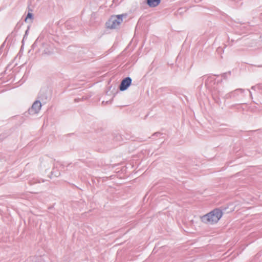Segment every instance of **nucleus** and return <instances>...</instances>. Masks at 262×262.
<instances>
[{"label": "nucleus", "instance_id": "obj_1", "mask_svg": "<svg viewBox=\"0 0 262 262\" xmlns=\"http://www.w3.org/2000/svg\"><path fill=\"white\" fill-rule=\"evenodd\" d=\"M222 212L219 209H214L202 217L204 223L213 224L216 223L222 217Z\"/></svg>", "mask_w": 262, "mask_h": 262}, {"label": "nucleus", "instance_id": "obj_2", "mask_svg": "<svg viewBox=\"0 0 262 262\" xmlns=\"http://www.w3.org/2000/svg\"><path fill=\"white\" fill-rule=\"evenodd\" d=\"M126 14H121L112 16L108 21L106 23V27L108 29H115L122 22L123 16H126Z\"/></svg>", "mask_w": 262, "mask_h": 262}, {"label": "nucleus", "instance_id": "obj_3", "mask_svg": "<svg viewBox=\"0 0 262 262\" xmlns=\"http://www.w3.org/2000/svg\"><path fill=\"white\" fill-rule=\"evenodd\" d=\"M132 79L129 77L124 79L121 82L119 89L120 91H124L131 84Z\"/></svg>", "mask_w": 262, "mask_h": 262}, {"label": "nucleus", "instance_id": "obj_4", "mask_svg": "<svg viewBox=\"0 0 262 262\" xmlns=\"http://www.w3.org/2000/svg\"><path fill=\"white\" fill-rule=\"evenodd\" d=\"M161 0H147V4L150 7H155L159 5Z\"/></svg>", "mask_w": 262, "mask_h": 262}, {"label": "nucleus", "instance_id": "obj_5", "mask_svg": "<svg viewBox=\"0 0 262 262\" xmlns=\"http://www.w3.org/2000/svg\"><path fill=\"white\" fill-rule=\"evenodd\" d=\"M41 104L39 101L35 102L32 106V110H34L35 113L38 112L41 108Z\"/></svg>", "mask_w": 262, "mask_h": 262}, {"label": "nucleus", "instance_id": "obj_6", "mask_svg": "<svg viewBox=\"0 0 262 262\" xmlns=\"http://www.w3.org/2000/svg\"><path fill=\"white\" fill-rule=\"evenodd\" d=\"M33 18V15L31 13H28L27 16L25 19V21H27L28 19H32Z\"/></svg>", "mask_w": 262, "mask_h": 262}]
</instances>
